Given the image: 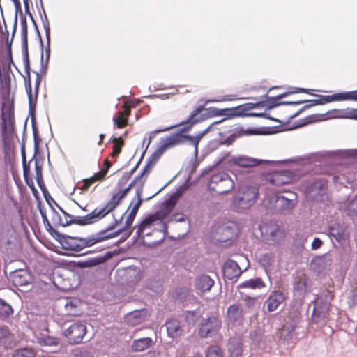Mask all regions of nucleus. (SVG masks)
<instances>
[{"label": "nucleus", "mask_w": 357, "mask_h": 357, "mask_svg": "<svg viewBox=\"0 0 357 357\" xmlns=\"http://www.w3.org/2000/svg\"><path fill=\"white\" fill-rule=\"evenodd\" d=\"M119 224L118 220L115 219L114 222L108 225L104 229L100 230L96 233L88 235L86 237H78L77 246V252L82 251L86 248H91L98 243H102L111 238L118 236L123 231H126L125 226L114 232H110Z\"/></svg>", "instance_id": "f257e3e1"}, {"label": "nucleus", "mask_w": 357, "mask_h": 357, "mask_svg": "<svg viewBox=\"0 0 357 357\" xmlns=\"http://www.w3.org/2000/svg\"><path fill=\"white\" fill-rule=\"evenodd\" d=\"M38 206L39 212L40 213L44 226L47 231L58 242L60 243L62 248L68 251H73L77 252V236H71L67 234H63L59 232L57 230L53 228L50 224L46 212L43 210L40 205Z\"/></svg>", "instance_id": "f03ea898"}, {"label": "nucleus", "mask_w": 357, "mask_h": 357, "mask_svg": "<svg viewBox=\"0 0 357 357\" xmlns=\"http://www.w3.org/2000/svg\"><path fill=\"white\" fill-rule=\"evenodd\" d=\"M266 101L260 100L255 103H245L231 108L218 109L217 107H212L211 112L213 116H225V117L222 119L223 121L225 119H233L234 117L245 116L247 111L251 110L256 107H259L260 106L264 107L266 105Z\"/></svg>", "instance_id": "7ed1b4c3"}, {"label": "nucleus", "mask_w": 357, "mask_h": 357, "mask_svg": "<svg viewBox=\"0 0 357 357\" xmlns=\"http://www.w3.org/2000/svg\"><path fill=\"white\" fill-rule=\"evenodd\" d=\"M208 187L211 192L223 195L231 191L235 187V183L227 173L220 172L211 176Z\"/></svg>", "instance_id": "20e7f679"}, {"label": "nucleus", "mask_w": 357, "mask_h": 357, "mask_svg": "<svg viewBox=\"0 0 357 357\" xmlns=\"http://www.w3.org/2000/svg\"><path fill=\"white\" fill-rule=\"evenodd\" d=\"M300 188L306 195L312 199H317V197L323 195L326 188V184L323 179L313 178L307 181H304L301 184Z\"/></svg>", "instance_id": "39448f33"}, {"label": "nucleus", "mask_w": 357, "mask_h": 357, "mask_svg": "<svg viewBox=\"0 0 357 357\" xmlns=\"http://www.w3.org/2000/svg\"><path fill=\"white\" fill-rule=\"evenodd\" d=\"M165 206L160 211L155 212L146 216L140 223L144 228L150 227L154 222L162 220L165 218L171 212L175 204L174 196L167 199L165 204Z\"/></svg>", "instance_id": "423d86ee"}, {"label": "nucleus", "mask_w": 357, "mask_h": 357, "mask_svg": "<svg viewBox=\"0 0 357 357\" xmlns=\"http://www.w3.org/2000/svg\"><path fill=\"white\" fill-rule=\"evenodd\" d=\"M221 326V321L216 316H211L203 319L200 324L199 335L202 338L215 335Z\"/></svg>", "instance_id": "0eeeda50"}, {"label": "nucleus", "mask_w": 357, "mask_h": 357, "mask_svg": "<svg viewBox=\"0 0 357 357\" xmlns=\"http://www.w3.org/2000/svg\"><path fill=\"white\" fill-rule=\"evenodd\" d=\"M86 326L80 322L72 324L64 332L65 336L68 338L71 344H79L82 342L83 337L86 333Z\"/></svg>", "instance_id": "6e6552de"}, {"label": "nucleus", "mask_w": 357, "mask_h": 357, "mask_svg": "<svg viewBox=\"0 0 357 357\" xmlns=\"http://www.w3.org/2000/svg\"><path fill=\"white\" fill-rule=\"evenodd\" d=\"M29 98V114L31 116V126L33 136V142H34V154L33 158H35L36 154H37L39 148V143L41 141V139L39 136L38 129L36 125V107L37 104L36 98H33V96H30Z\"/></svg>", "instance_id": "1a4fd4ad"}, {"label": "nucleus", "mask_w": 357, "mask_h": 357, "mask_svg": "<svg viewBox=\"0 0 357 357\" xmlns=\"http://www.w3.org/2000/svg\"><path fill=\"white\" fill-rule=\"evenodd\" d=\"M241 196L238 195V204L243 208H248L251 206L259 195V190L256 187L248 186L242 189L240 193Z\"/></svg>", "instance_id": "9d476101"}, {"label": "nucleus", "mask_w": 357, "mask_h": 357, "mask_svg": "<svg viewBox=\"0 0 357 357\" xmlns=\"http://www.w3.org/2000/svg\"><path fill=\"white\" fill-rule=\"evenodd\" d=\"M260 230L263 236L274 242L278 241L282 237L280 226L273 221L264 223L260 227Z\"/></svg>", "instance_id": "9b49d317"}, {"label": "nucleus", "mask_w": 357, "mask_h": 357, "mask_svg": "<svg viewBox=\"0 0 357 357\" xmlns=\"http://www.w3.org/2000/svg\"><path fill=\"white\" fill-rule=\"evenodd\" d=\"M112 252L109 251L103 255L89 257L83 261H74V264L75 267L79 268H91L105 263L112 258Z\"/></svg>", "instance_id": "f8f14e48"}, {"label": "nucleus", "mask_w": 357, "mask_h": 357, "mask_svg": "<svg viewBox=\"0 0 357 357\" xmlns=\"http://www.w3.org/2000/svg\"><path fill=\"white\" fill-rule=\"evenodd\" d=\"M1 113L2 137L3 139L6 141L7 129L6 122L8 121V126L10 127V130H13L15 128L14 108L11 105L5 107V105H3Z\"/></svg>", "instance_id": "ddd939ff"}, {"label": "nucleus", "mask_w": 357, "mask_h": 357, "mask_svg": "<svg viewBox=\"0 0 357 357\" xmlns=\"http://www.w3.org/2000/svg\"><path fill=\"white\" fill-rule=\"evenodd\" d=\"M286 297L284 294L281 290H273L271 291L266 300L265 304L267 307L268 312L275 311L278 307L284 301Z\"/></svg>", "instance_id": "4468645a"}, {"label": "nucleus", "mask_w": 357, "mask_h": 357, "mask_svg": "<svg viewBox=\"0 0 357 357\" xmlns=\"http://www.w3.org/2000/svg\"><path fill=\"white\" fill-rule=\"evenodd\" d=\"M270 203L273 204L271 208L275 213L290 210L294 205L292 199H287L282 195L272 197Z\"/></svg>", "instance_id": "2eb2a0df"}, {"label": "nucleus", "mask_w": 357, "mask_h": 357, "mask_svg": "<svg viewBox=\"0 0 357 357\" xmlns=\"http://www.w3.org/2000/svg\"><path fill=\"white\" fill-rule=\"evenodd\" d=\"M10 280L15 287L19 288L30 284L31 275L26 270H17L10 273Z\"/></svg>", "instance_id": "dca6fc26"}, {"label": "nucleus", "mask_w": 357, "mask_h": 357, "mask_svg": "<svg viewBox=\"0 0 357 357\" xmlns=\"http://www.w3.org/2000/svg\"><path fill=\"white\" fill-rule=\"evenodd\" d=\"M229 162L231 164H234L235 165L241 167H256L259 165L260 164H262L264 162L269 163L270 161L268 160H262L256 159L252 157H248L245 155H237V156H233L229 160Z\"/></svg>", "instance_id": "f3484780"}, {"label": "nucleus", "mask_w": 357, "mask_h": 357, "mask_svg": "<svg viewBox=\"0 0 357 357\" xmlns=\"http://www.w3.org/2000/svg\"><path fill=\"white\" fill-rule=\"evenodd\" d=\"M222 273L229 280H236L242 273L238 263L232 259H228L224 264Z\"/></svg>", "instance_id": "a211bd4d"}, {"label": "nucleus", "mask_w": 357, "mask_h": 357, "mask_svg": "<svg viewBox=\"0 0 357 357\" xmlns=\"http://www.w3.org/2000/svg\"><path fill=\"white\" fill-rule=\"evenodd\" d=\"M211 109L212 107L205 108L204 105H199L190 112L188 119L190 121L195 120L197 121V123H201L209 118L213 117Z\"/></svg>", "instance_id": "6ab92c4d"}, {"label": "nucleus", "mask_w": 357, "mask_h": 357, "mask_svg": "<svg viewBox=\"0 0 357 357\" xmlns=\"http://www.w3.org/2000/svg\"><path fill=\"white\" fill-rule=\"evenodd\" d=\"M296 326L294 324L285 325L279 331V340L282 343H295L298 340L295 333Z\"/></svg>", "instance_id": "aec40b11"}, {"label": "nucleus", "mask_w": 357, "mask_h": 357, "mask_svg": "<svg viewBox=\"0 0 357 357\" xmlns=\"http://www.w3.org/2000/svg\"><path fill=\"white\" fill-rule=\"evenodd\" d=\"M328 235L340 243H344L349 236L346 228L340 224H334L328 227Z\"/></svg>", "instance_id": "412c9836"}, {"label": "nucleus", "mask_w": 357, "mask_h": 357, "mask_svg": "<svg viewBox=\"0 0 357 357\" xmlns=\"http://www.w3.org/2000/svg\"><path fill=\"white\" fill-rule=\"evenodd\" d=\"M235 236L234 227L228 225H222L218 228L215 240L219 243H226L231 240Z\"/></svg>", "instance_id": "4be33fe9"}, {"label": "nucleus", "mask_w": 357, "mask_h": 357, "mask_svg": "<svg viewBox=\"0 0 357 357\" xmlns=\"http://www.w3.org/2000/svg\"><path fill=\"white\" fill-rule=\"evenodd\" d=\"M227 316L230 322L240 323L243 319V309L238 303L230 305L227 310Z\"/></svg>", "instance_id": "5701e85b"}, {"label": "nucleus", "mask_w": 357, "mask_h": 357, "mask_svg": "<svg viewBox=\"0 0 357 357\" xmlns=\"http://www.w3.org/2000/svg\"><path fill=\"white\" fill-rule=\"evenodd\" d=\"M164 139L169 147H174L188 142V139L190 138L189 135L183 134L177 131L171 133Z\"/></svg>", "instance_id": "b1692460"}, {"label": "nucleus", "mask_w": 357, "mask_h": 357, "mask_svg": "<svg viewBox=\"0 0 357 357\" xmlns=\"http://www.w3.org/2000/svg\"><path fill=\"white\" fill-rule=\"evenodd\" d=\"M167 335L171 338H176L181 335L183 329L178 320L176 319H168L165 322Z\"/></svg>", "instance_id": "393cba45"}, {"label": "nucleus", "mask_w": 357, "mask_h": 357, "mask_svg": "<svg viewBox=\"0 0 357 357\" xmlns=\"http://www.w3.org/2000/svg\"><path fill=\"white\" fill-rule=\"evenodd\" d=\"M22 56L26 73V75L23 76V77L24 80L26 92L27 93L28 97H30V96H33V93L31 79V66L29 61V54H22Z\"/></svg>", "instance_id": "a878e982"}, {"label": "nucleus", "mask_w": 357, "mask_h": 357, "mask_svg": "<svg viewBox=\"0 0 357 357\" xmlns=\"http://www.w3.org/2000/svg\"><path fill=\"white\" fill-rule=\"evenodd\" d=\"M153 344L151 337L135 339L132 342L131 350L134 352H142L149 349Z\"/></svg>", "instance_id": "bb28decb"}, {"label": "nucleus", "mask_w": 357, "mask_h": 357, "mask_svg": "<svg viewBox=\"0 0 357 357\" xmlns=\"http://www.w3.org/2000/svg\"><path fill=\"white\" fill-rule=\"evenodd\" d=\"M323 294L325 296V301L320 302V299L318 298L315 301L313 310L316 312H323L328 314L330 307V302L333 299V296L329 291H325Z\"/></svg>", "instance_id": "cd10ccee"}, {"label": "nucleus", "mask_w": 357, "mask_h": 357, "mask_svg": "<svg viewBox=\"0 0 357 357\" xmlns=\"http://www.w3.org/2000/svg\"><path fill=\"white\" fill-rule=\"evenodd\" d=\"M242 342L238 338L233 337L229 340L228 357H241L243 348Z\"/></svg>", "instance_id": "c85d7f7f"}, {"label": "nucleus", "mask_w": 357, "mask_h": 357, "mask_svg": "<svg viewBox=\"0 0 357 357\" xmlns=\"http://www.w3.org/2000/svg\"><path fill=\"white\" fill-rule=\"evenodd\" d=\"M146 312L145 310H134L128 313L126 317V321L132 326L142 324L146 320Z\"/></svg>", "instance_id": "c756f323"}, {"label": "nucleus", "mask_w": 357, "mask_h": 357, "mask_svg": "<svg viewBox=\"0 0 357 357\" xmlns=\"http://www.w3.org/2000/svg\"><path fill=\"white\" fill-rule=\"evenodd\" d=\"M221 122H222V120L215 121L208 126L206 129L197 133L195 136L190 135V139H188V142L195 147V154H197L198 152V144L203 137L211 130L214 125L220 123Z\"/></svg>", "instance_id": "7c9ffc66"}, {"label": "nucleus", "mask_w": 357, "mask_h": 357, "mask_svg": "<svg viewBox=\"0 0 357 357\" xmlns=\"http://www.w3.org/2000/svg\"><path fill=\"white\" fill-rule=\"evenodd\" d=\"M21 40L22 54H29L28 27L26 17H21Z\"/></svg>", "instance_id": "2f4dec72"}, {"label": "nucleus", "mask_w": 357, "mask_h": 357, "mask_svg": "<svg viewBox=\"0 0 357 357\" xmlns=\"http://www.w3.org/2000/svg\"><path fill=\"white\" fill-rule=\"evenodd\" d=\"M214 284V281L207 275H202L196 281V287L202 292L208 291Z\"/></svg>", "instance_id": "473e14b6"}, {"label": "nucleus", "mask_w": 357, "mask_h": 357, "mask_svg": "<svg viewBox=\"0 0 357 357\" xmlns=\"http://www.w3.org/2000/svg\"><path fill=\"white\" fill-rule=\"evenodd\" d=\"M121 200L122 199L118 196V194L112 192L111 199L100 208L104 214L107 215L116 208Z\"/></svg>", "instance_id": "72a5a7b5"}, {"label": "nucleus", "mask_w": 357, "mask_h": 357, "mask_svg": "<svg viewBox=\"0 0 357 357\" xmlns=\"http://www.w3.org/2000/svg\"><path fill=\"white\" fill-rule=\"evenodd\" d=\"M238 138H239V134L236 133L235 130L234 132L231 134L229 136L225 137L222 132L219 133V138L217 141H214L211 143V145L215 144L217 145H226L230 146Z\"/></svg>", "instance_id": "f704fd0d"}, {"label": "nucleus", "mask_w": 357, "mask_h": 357, "mask_svg": "<svg viewBox=\"0 0 357 357\" xmlns=\"http://www.w3.org/2000/svg\"><path fill=\"white\" fill-rule=\"evenodd\" d=\"M265 287V284L263 282L262 279L261 278H255L252 279L248 280L246 281H244L243 282H241L238 285V288H249L252 289H262Z\"/></svg>", "instance_id": "c9c22d12"}, {"label": "nucleus", "mask_w": 357, "mask_h": 357, "mask_svg": "<svg viewBox=\"0 0 357 357\" xmlns=\"http://www.w3.org/2000/svg\"><path fill=\"white\" fill-rule=\"evenodd\" d=\"M13 308L4 299L0 298V320L5 321L13 314Z\"/></svg>", "instance_id": "e433bc0d"}, {"label": "nucleus", "mask_w": 357, "mask_h": 357, "mask_svg": "<svg viewBox=\"0 0 357 357\" xmlns=\"http://www.w3.org/2000/svg\"><path fill=\"white\" fill-rule=\"evenodd\" d=\"M130 114V110L129 109L119 112V116L113 118L114 125H116L119 128L126 127L128 125V116Z\"/></svg>", "instance_id": "4c0bfd02"}, {"label": "nucleus", "mask_w": 357, "mask_h": 357, "mask_svg": "<svg viewBox=\"0 0 357 357\" xmlns=\"http://www.w3.org/2000/svg\"><path fill=\"white\" fill-rule=\"evenodd\" d=\"M96 222L92 218L90 213L84 216H76V219L68 220L66 222V225H78L80 226H85L88 225H91L95 223Z\"/></svg>", "instance_id": "58836bf2"}, {"label": "nucleus", "mask_w": 357, "mask_h": 357, "mask_svg": "<svg viewBox=\"0 0 357 357\" xmlns=\"http://www.w3.org/2000/svg\"><path fill=\"white\" fill-rule=\"evenodd\" d=\"M40 7H41L43 13H41L40 10H39V13H40V15L41 20L43 22V26L45 29L46 40H47L49 42V40H50V22H49V20L46 15L43 1L40 2Z\"/></svg>", "instance_id": "ea45409f"}, {"label": "nucleus", "mask_w": 357, "mask_h": 357, "mask_svg": "<svg viewBox=\"0 0 357 357\" xmlns=\"http://www.w3.org/2000/svg\"><path fill=\"white\" fill-rule=\"evenodd\" d=\"M15 19H14V23H13V30L10 41L8 43V54L10 55L11 59H12L11 44L13 40L15 33L16 32V29H17V14H18V13H20L21 16H23L21 4L15 6Z\"/></svg>", "instance_id": "a19ab883"}, {"label": "nucleus", "mask_w": 357, "mask_h": 357, "mask_svg": "<svg viewBox=\"0 0 357 357\" xmlns=\"http://www.w3.org/2000/svg\"><path fill=\"white\" fill-rule=\"evenodd\" d=\"M289 95V93H283L280 95H278L275 97H268V94H266L264 97L268 99V105L267 108L268 109H271L273 108H275L276 107L281 105V101H279L280 99H282V98H284Z\"/></svg>", "instance_id": "79ce46f5"}, {"label": "nucleus", "mask_w": 357, "mask_h": 357, "mask_svg": "<svg viewBox=\"0 0 357 357\" xmlns=\"http://www.w3.org/2000/svg\"><path fill=\"white\" fill-rule=\"evenodd\" d=\"M144 185V181L141 182V183L138 184L137 185V188L135 190V198L137 199V202L134 205L133 208H132V211L137 213V211L143 202V199L142 198V195L143 193V188Z\"/></svg>", "instance_id": "37998d69"}, {"label": "nucleus", "mask_w": 357, "mask_h": 357, "mask_svg": "<svg viewBox=\"0 0 357 357\" xmlns=\"http://www.w3.org/2000/svg\"><path fill=\"white\" fill-rule=\"evenodd\" d=\"M51 212H52V217L51 220L53 223V225L55 227H67L70 225H66V222L63 221L61 216L60 214L56 211V210L54 208V206H51Z\"/></svg>", "instance_id": "c03bdc74"}, {"label": "nucleus", "mask_w": 357, "mask_h": 357, "mask_svg": "<svg viewBox=\"0 0 357 357\" xmlns=\"http://www.w3.org/2000/svg\"><path fill=\"white\" fill-rule=\"evenodd\" d=\"M337 112L340 118L357 120V109L347 108L338 110Z\"/></svg>", "instance_id": "a18cd8bd"}, {"label": "nucleus", "mask_w": 357, "mask_h": 357, "mask_svg": "<svg viewBox=\"0 0 357 357\" xmlns=\"http://www.w3.org/2000/svg\"><path fill=\"white\" fill-rule=\"evenodd\" d=\"M301 101H305V103H307V105H304L303 107H301L298 112H296L294 114L291 115L289 117V119H292L296 116H298L299 114H301L303 112H304L306 109H308L311 107L315 106V105H319V100L318 99H313V100H302Z\"/></svg>", "instance_id": "49530a36"}, {"label": "nucleus", "mask_w": 357, "mask_h": 357, "mask_svg": "<svg viewBox=\"0 0 357 357\" xmlns=\"http://www.w3.org/2000/svg\"><path fill=\"white\" fill-rule=\"evenodd\" d=\"M196 124H197V121L192 120V121H190L188 119L187 120L183 121L179 123L178 124H176V127H177L178 126H183L182 128H181L179 130H178V132L185 134L184 132L190 131L192 129V128Z\"/></svg>", "instance_id": "de8ad7c7"}, {"label": "nucleus", "mask_w": 357, "mask_h": 357, "mask_svg": "<svg viewBox=\"0 0 357 357\" xmlns=\"http://www.w3.org/2000/svg\"><path fill=\"white\" fill-rule=\"evenodd\" d=\"M13 357H35V353L31 349L23 348L16 349L13 354Z\"/></svg>", "instance_id": "09e8293b"}, {"label": "nucleus", "mask_w": 357, "mask_h": 357, "mask_svg": "<svg viewBox=\"0 0 357 357\" xmlns=\"http://www.w3.org/2000/svg\"><path fill=\"white\" fill-rule=\"evenodd\" d=\"M307 284L305 278H300L294 284V289L300 294H304L307 291Z\"/></svg>", "instance_id": "8fccbe9b"}, {"label": "nucleus", "mask_w": 357, "mask_h": 357, "mask_svg": "<svg viewBox=\"0 0 357 357\" xmlns=\"http://www.w3.org/2000/svg\"><path fill=\"white\" fill-rule=\"evenodd\" d=\"M317 96L319 100V105H324L328 102H331L333 101H339L338 93H335L331 96H322V95H315Z\"/></svg>", "instance_id": "3c124183"}, {"label": "nucleus", "mask_w": 357, "mask_h": 357, "mask_svg": "<svg viewBox=\"0 0 357 357\" xmlns=\"http://www.w3.org/2000/svg\"><path fill=\"white\" fill-rule=\"evenodd\" d=\"M327 316L328 314L323 312H316L313 310L312 314V321L315 324L326 322Z\"/></svg>", "instance_id": "603ef678"}, {"label": "nucleus", "mask_w": 357, "mask_h": 357, "mask_svg": "<svg viewBox=\"0 0 357 357\" xmlns=\"http://www.w3.org/2000/svg\"><path fill=\"white\" fill-rule=\"evenodd\" d=\"M113 142L114 143V146L113 147V153H112V155L116 156L121 153V147L123 146L124 143L121 137H114L113 139Z\"/></svg>", "instance_id": "864d4df0"}, {"label": "nucleus", "mask_w": 357, "mask_h": 357, "mask_svg": "<svg viewBox=\"0 0 357 357\" xmlns=\"http://www.w3.org/2000/svg\"><path fill=\"white\" fill-rule=\"evenodd\" d=\"M131 177L132 173L125 172L119 179L114 191H117L118 190H119V188L121 189V188H123L131 178Z\"/></svg>", "instance_id": "5fc2aeb1"}, {"label": "nucleus", "mask_w": 357, "mask_h": 357, "mask_svg": "<svg viewBox=\"0 0 357 357\" xmlns=\"http://www.w3.org/2000/svg\"><path fill=\"white\" fill-rule=\"evenodd\" d=\"M23 169V175L26 184L30 188H33V181L31 176L30 167H25Z\"/></svg>", "instance_id": "6e6d98bb"}, {"label": "nucleus", "mask_w": 357, "mask_h": 357, "mask_svg": "<svg viewBox=\"0 0 357 357\" xmlns=\"http://www.w3.org/2000/svg\"><path fill=\"white\" fill-rule=\"evenodd\" d=\"M206 357H222L219 347L216 345L211 346L206 353Z\"/></svg>", "instance_id": "4d7b16f0"}, {"label": "nucleus", "mask_w": 357, "mask_h": 357, "mask_svg": "<svg viewBox=\"0 0 357 357\" xmlns=\"http://www.w3.org/2000/svg\"><path fill=\"white\" fill-rule=\"evenodd\" d=\"M236 133L239 134V137L243 135H258L259 134V131L257 129L255 128H248L245 130L243 128H238L236 129Z\"/></svg>", "instance_id": "13d9d810"}, {"label": "nucleus", "mask_w": 357, "mask_h": 357, "mask_svg": "<svg viewBox=\"0 0 357 357\" xmlns=\"http://www.w3.org/2000/svg\"><path fill=\"white\" fill-rule=\"evenodd\" d=\"M135 186L136 187L134 183L131 181L126 188H121V189L119 188V190H118L117 191H114V192L116 194H118V196L120 197V199H123L129 192V191Z\"/></svg>", "instance_id": "bf43d9fd"}, {"label": "nucleus", "mask_w": 357, "mask_h": 357, "mask_svg": "<svg viewBox=\"0 0 357 357\" xmlns=\"http://www.w3.org/2000/svg\"><path fill=\"white\" fill-rule=\"evenodd\" d=\"M357 91H349L345 93H338L339 101L344 100H355V97L357 96Z\"/></svg>", "instance_id": "052dcab7"}, {"label": "nucleus", "mask_w": 357, "mask_h": 357, "mask_svg": "<svg viewBox=\"0 0 357 357\" xmlns=\"http://www.w3.org/2000/svg\"><path fill=\"white\" fill-rule=\"evenodd\" d=\"M169 148L168 144L164 138L160 139V144L158 148L155 150V153L159 155L160 157L165 153L167 149Z\"/></svg>", "instance_id": "680f3d73"}, {"label": "nucleus", "mask_w": 357, "mask_h": 357, "mask_svg": "<svg viewBox=\"0 0 357 357\" xmlns=\"http://www.w3.org/2000/svg\"><path fill=\"white\" fill-rule=\"evenodd\" d=\"M348 304L350 307L357 305V287L351 289L348 298Z\"/></svg>", "instance_id": "e2e57ef3"}, {"label": "nucleus", "mask_w": 357, "mask_h": 357, "mask_svg": "<svg viewBox=\"0 0 357 357\" xmlns=\"http://www.w3.org/2000/svg\"><path fill=\"white\" fill-rule=\"evenodd\" d=\"M92 218L94 220V221L96 222L99 221L100 220L105 218L106 215L104 214V213L102 211L101 208H96L94 210H93L90 213Z\"/></svg>", "instance_id": "0e129e2a"}, {"label": "nucleus", "mask_w": 357, "mask_h": 357, "mask_svg": "<svg viewBox=\"0 0 357 357\" xmlns=\"http://www.w3.org/2000/svg\"><path fill=\"white\" fill-rule=\"evenodd\" d=\"M176 126H172L170 127L165 128L164 129L156 130H153V131L149 133V141H148L147 145L146 146L145 151L147 149V148L149 147V146L150 143L151 142L152 139L155 137L156 134H158V132H165V131L169 130L172 128H176Z\"/></svg>", "instance_id": "69168bd1"}, {"label": "nucleus", "mask_w": 357, "mask_h": 357, "mask_svg": "<svg viewBox=\"0 0 357 357\" xmlns=\"http://www.w3.org/2000/svg\"><path fill=\"white\" fill-rule=\"evenodd\" d=\"M348 211L350 213V215H357V195L349 202Z\"/></svg>", "instance_id": "338daca9"}, {"label": "nucleus", "mask_w": 357, "mask_h": 357, "mask_svg": "<svg viewBox=\"0 0 357 357\" xmlns=\"http://www.w3.org/2000/svg\"><path fill=\"white\" fill-rule=\"evenodd\" d=\"M315 264L317 265V271L321 273L324 271V267L326 265V259L323 257H319L315 260Z\"/></svg>", "instance_id": "774afa93"}]
</instances>
